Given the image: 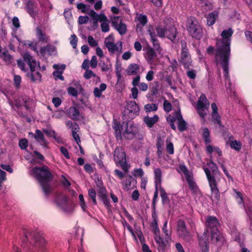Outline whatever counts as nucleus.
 <instances>
[{
	"instance_id": "obj_10",
	"label": "nucleus",
	"mask_w": 252,
	"mask_h": 252,
	"mask_svg": "<svg viewBox=\"0 0 252 252\" xmlns=\"http://www.w3.org/2000/svg\"><path fill=\"white\" fill-rule=\"evenodd\" d=\"M177 230L180 237L183 238L187 241H190L191 236L187 229L186 223L184 220H179L178 221Z\"/></svg>"
},
{
	"instance_id": "obj_32",
	"label": "nucleus",
	"mask_w": 252,
	"mask_h": 252,
	"mask_svg": "<svg viewBox=\"0 0 252 252\" xmlns=\"http://www.w3.org/2000/svg\"><path fill=\"white\" fill-rule=\"evenodd\" d=\"M55 47L53 46L48 44L46 46L41 47L40 50V53L42 56H44L46 53H48L49 55H51V53L55 51Z\"/></svg>"
},
{
	"instance_id": "obj_39",
	"label": "nucleus",
	"mask_w": 252,
	"mask_h": 252,
	"mask_svg": "<svg viewBox=\"0 0 252 252\" xmlns=\"http://www.w3.org/2000/svg\"><path fill=\"white\" fill-rule=\"evenodd\" d=\"M180 63L185 69H189L191 65V60L190 57L181 59Z\"/></svg>"
},
{
	"instance_id": "obj_37",
	"label": "nucleus",
	"mask_w": 252,
	"mask_h": 252,
	"mask_svg": "<svg viewBox=\"0 0 252 252\" xmlns=\"http://www.w3.org/2000/svg\"><path fill=\"white\" fill-rule=\"evenodd\" d=\"M163 144V141L162 140L161 137H158L157 139V142L156 143V146L157 148V154L158 156H160L162 154V146Z\"/></svg>"
},
{
	"instance_id": "obj_50",
	"label": "nucleus",
	"mask_w": 252,
	"mask_h": 252,
	"mask_svg": "<svg viewBox=\"0 0 252 252\" xmlns=\"http://www.w3.org/2000/svg\"><path fill=\"white\" fill-rule=\"evenodd\" d=\"M100 66L101 70L103 72H108L111 70L112 67V64L110 63H103Z\"/></svg>"
},
{
	"instance_id": "obj_36",
	"label": "nucleus",
	"mask_w": 252,
	"mask_h": 252,
	"mask_svg": "<svg viewBox=\"0 0 252 252\" xmlns=\"http://www.w3.org/2000/svg\"><path fill=\"white\" fill-rule=\"evenodd\" d=\"M167 220H166L162 226V232L165 235L166 242H167V243H170L171 241V238L170 237L171 233L170 232H168V231L167 229Z\"/></svg>"
},
{
	"instance_id": "obj_20",
	"label": "nucleus",
	"mask_w": 252,
	"mask_h": 252,
	"mask_svg": "<svg viewBox=\"0 0 252 252\" xmlns=\"http://www.w3.org/2000/svg\"><path fill=\"white\" fill-rule=\"evenodd\" d=\"M34 137L36 140V141L40 143V144L41 146L46 148H48V142L44 138L43 134L40 130L36 129L35 130V133L34 135Z\"/></svg>"
},
{
	"instance_id": "obj_47",
	"label": "nucleus",
	"mask_w": 252,
	"mask_h": 252,
	"mask_svg": "<svg viewBox=\"0 0 252 252\" xmlns=\"http://www.w3.org/2000/svg\"><path fill=\"white\" fill-rule=\"evenodd\" d=\"M122 218L123 219L122 220V223L123 226L124 227L126 226L127 229H128V230L131 234V235L133 237H135L134 232L132 228L131 227V226L126 222V220L124 218L122 217Z\"/></svg>"
},
{
	"instance_id": "obj_17",
	"label": "nucleus",
	"mask_w": 252,
	"mask_h": 252,
	"mask_svg": "<svg viewBox=\"0 0 252 252\" xmlns=\"http://www.w3.org/2000/svg\"><path fill=\"white\" fill-rule=\"evenodd\" d=\"M148 32L150 34L151 41L153 45L154 49L160 52L161 49L160 46V44L157 38V35H156L153 28L152 26H150L148 30Z\"/></svg>"
},
{
	"instance_id": "obj_14",
	"label": "nucleus",
	"mask_w": 252,
	"mask_h": 252,
	"mask_svg": "<svg viewBox=\"0 0 252 252\" xmlns=\"http://www.w3.org/2000/svg\"><path fill=\"white\" fill-rule=\"evenodd\" d=\"M119 18V16H114L112 20V26L121 35H123L126 32V26L121 20L120 23H118Z\"/></svg>"
},
{
	"instance_id": "obj_8",
	"label": "nucleus",
	"mask_w": 252,
	"mask_h": 252,
	"mask_svg": "<svg viewBox=\"0 0 252 252\" xmlns=\"http://www.w3.org/2000/svg\"><path fill=\"white\" fill-rule=\"evenodd\" d=\"M139 107L135 101L127 102L123 112L124 120L129 121L139 114Z\"/></svg>"
},
{
	"instance_id": "obj_61",
	"label": "nucleus",
	"mask_w": 252,
	"mask_h": 252,
	"mask_svg": "<svg viewBox=\"0 0 252 252\" xmlns=\"http://www.w3.org/2000/svg\"><path fill=\"white\" fill-rule=\"evenodd\" d=\"M14 85L16 88H19L21 82V77L20 75H15L14 77Z\"/></svg>"
},
{
	"instance_id": "obj_30",
	"label": "nucleus",
	"mask_w": 252,
	"mask_h": 252,
	"mask_svg": "<svg viewBox=\"0 0 252 252\" xmlns=\"http://www.w3.org/2000/svg\"><path fill=\"white\" fill-rule=\"evenodd\" d=\"M181 59L190 57L187 48V42L185 40H181Z\"/></svg>"
},
{
	"instance_id": "obj_12",
	"label": "nucleus",
	"mask_w": 252,
	"mask_h": 252,
	"mask_svg": "<svg viewBox=\"0 0 252 252\" xmlns=\"http://www.w3.org/2000/svg\"><path fill=\"white\" fill-rule=\"evenodd\" d=\"M112 37L111 35H109L108 37H107L104 40V44L106 47L108 49L109 52L110 53H114L116 51H119V47L117 46V45L119 44L120 46V52H122V42L119 41L116 44H115L113 41H108V40Z\"/></svg>"
},
{
	"instance_id": "obj_5",
	"label": "nucleus",
	"mask_w": 252,
	"mask_h": 252,
	"mask_svg": "<svg viewBox=\"0 0 252 252\" xmlns=\"http://www.w3.org/2000/svg\"><path fill=\"white\" fill-rule=\"evenodd\" d=\"M24 62L29 66L31 73L27 75L31 77V81L35 82L37 81H40L41 80V75L40 72L37 71H35V68L38 64V67H40L39 63H37L32 58V57L28 53H25L23 56Z\"/></svg>"
},
{
	"instance_id": "obj_19",
	"label": "nucleus",
	"mask_w": 252,
	"mask_h": 252,
	"mask_svg": "<svg viewBox=\"0 0 252 252\" xmlns=\"http://www.w3.org/2000/svg\"><path fill=\"white\" fill-rule=\"evenodd\" d=\"M65 65L64 64L59 65L57 64H55L53 65V67L55 69L57 70L53 72L54 76L60 79L62 81H63L64 78V77L62 75L63 70L65 68Z\"/></svg>"
},
{
	"instance_id": "obj_56",
	"label": "nucleus",
	"mask_w": 252,
	"mask_h": 252,
	"mask_svg": "<svg viewBox=\"0 0 252 252\" xmlns=\"http://www.w3.org/2000/svg\"><path fill=\"white\" fill-rule=\"evenodd\" d=\"M163 109L166 112H169L172 110V105L166 99H165L163 102Z\"/></svg>"
},
{
	"instance_id": "obj_9",
	"label": "nucleus",
	"mask_w": 252,
	"mask_h": 252,
	"mask_svg": "<svg viewBox=\"0 0 252 252\" xmlns=\"http://www.w3.org/2000/svg\"><path fill=\"white\" fill-rule=\"evenodd\" d=\"M180 170L184 173L186 177V181L189 185V189L193 192H195L198 189V187L193 180V177L185 164H180L179 166Z\"/></svg>"
},
{
	"instance_id": "obj_16",
	"label": "nucleus",
	"mask_w": 252,
	"mask_h": 252,
	"mask_svg": "<svg viewBox=\"0 0 252 252\" xmlns=\"http://www.w3.org/2000/svg\"><path fill=\"white\" fill-rule=\"evenodd\" d=\"M211 234V239L213 243L217 245H221L223 244L224 238L219 229L212 230L209 232Z\"/></svg>"
},
{
	"instance_id": "obj_11",
	"label": "nucleus",
	"mask_w": 252,
	"mask_h": 252,
	"mask_svg": "<svg viewBox=\"0 0 252 252\" xmlns=\"http://www.w3.org/2000/svg\"><path fill=\"white\" fill-rule=\"evenodd\" d=\"M33 103V100L27 95H22L19 101L15 102V106L17 109L23 106L27 110H30Z\"/></svg>"
},
{
	"instance_id": "obj_4",
	"label": "nucleus",
	"mask_w": 252,
	"mask_h": 252,
	"mask_svg": "<svg viewBox=\"0 0 252 252\" xmlns=\"http://www.w3.org/2000/svg\"><path fill=\"white\" fill-rule=\"evenodd\" d=\"M207 228L201 236H198L199 246L202 252H208L209 250V232L219 229L220 223L216 217L209 216L206 220Z\"/></svg>"
},
{
	"instance_id": "obj_24",
	"label": "nucleus",
	"mask_w": 252,
	"mask_h": 252,
	"mask_svg": "<svg viewBox=\"0 0 252 252\" xmlns=\"http://www.w3.org/2000/svg\"><path fill=\"white\" fill-rule=\"evenodd\" d=\"M158 117L157 115H155L152 117L149 116L145 117L144 118V122L149 127H152L158 121Z\"/></svg>"
},
{
	"instance_id": "obj_21",
	"label": "nucleus",
	"mask_w": 252,
	"mask_h": 252,
	"mask_svg": "<svg viewBox=\"0 0 252 252\" xmlns=\"http://www.w3.org/2000/svg\"><path fill=\"white\" fill-rule=\"evenodd\" d=\"M36 35L38 41L41 43H48L49 41L50 37L46 35L40 27L36 29Z\"/></svg>"
},
{
	"instance_id": "obj_27",
	"label": "nucleus",
	"mask_w": 252,
	"mask_h": 252,
	"mask_svg": "<svg viewBox=\"0 0 252 252\" xmlns=\"http://www.w3.org/2000/svg\"><path fill=\"white\" fill-rule=\"evenodd\" d=\"M218 11H214L208 15L207 17V23L208 26H212L215 24L217 18L218 17Z\"/></svg>"
},
{
	"instance_id": "obj_53",
	"label": "nucleus",
	"mask_w": 252,
	"mask_h": 252,
	"mask_svg": "<svg viewBox=\"0 0 252 252\" xmlns=\"http://www.w3.org/2000/svg\"><path fill=\"white\" fill-rule=\"evenodd\" d=\"M79 199L80 201V205L83 210V211H86L87 208L86 204L85 202V200L84 198L83 195L82 194H79Z\"/></svg>"
},
{
	"instance_id": "obj_41",
	"label": "nucleus",
	"mask_w": 252,
	"mask_h": 252,
	"mask_svg": "<svg viewBox=\"0 0 252 252\" xmlns=\"http://www.w3.org/2000/svg\"><path fill=\"white\" fill-rule=\"evenodd\" d=\"M138 20L139 22V24H137V28H139L140 25L143 27L145 26L148 22L147 17L145 15L140 14L138 18Z\"/></svg>"
},
{
	"instance_id": "obj_1",
	"label": "nucleus",
	"mask_w": 252,
	"mask_h": 252,
	"mask_svg": "<svg viewBox=\"0 0 252 252\" xmlns=\"http://www.w3.org/2000/svg\"><path fill=\"white\" fill-rule=\"evenodd\" d=\"M233 32L231 28L222 31L220 34L222 38L217 39L216 43L214 61L217 64L220 61L225 79L229 76V61L231 55V37Z\"/></svg>"
},
{
	"instance_id": "obj_57",
	"label": "nucleus",
	"mask_w": 252,
	"mask_h": 252,
	"mask_svg": "<svg viewBox=\"0 0 252 252\" xmlns=\"http://www.w3.org/2000/svg\"><path fill=\"white\" fill-rule=\"evenodd\" d=\"M88 43L89 44V45L92 47L96 46L98 44L97 42L91 35H89L88 36Z\"/></svg>"
},
{
	"instance_id": "obj_6",
	"label": "nucleus",
	"mask_w": 252,
	"mask_h": 252,
	"mask_svg": "<svg viewBox=\"0 0 252 252\" xmlns=\"http://www.w3.org/2000/svg\"><path fill=\"white\" fill-rule=\"evenodd\" d=\"M189 34L196 39H200L202 35V28L194 17H189L186 25Z\"/></svg>"
},
{
	"instance_id": "obj_55",
	"label": "nucleus",
	"mask_w": 252,
	"mask_h": 252,
	"mask_svg": "<svg viewBox=\"0 0 252 252\" xmlns=\"http://www.w3.org/2000/svg\"><path fill=\"white\" fill-rule=\"evenodd\" d=\"M2 58L3 60L7 63H11L12 56L8 53V51H5L2 52Z\"/></svg>"
},
{
	"instance_id": "obj_46",
	"label": "nucleus",
	"mask_w": 252,
	"mask_h": 252,
	"mask_svg": "<svg viewBox=\"0 0 252 252\" xmlns=\"http://www.w3.org/2000/svg\"><path fill=\"white\" fill-rule=\"evenodd\" d=\"M89 197L91 198L94 205H96L97 202L95 198L96 192L94 189H90L88 191Z\"/></svg>"
},
{
	"instance_id": "obj_26",
	"label": "nucleus",
	"mask_w": 252,
	"mask_h": 252,
	"mask_svg": "<svg viewBox=\"0 0 252 252\" xmlns=\"http://www.w3.org/2000/svg\"><path fill=\"white\" fill-rule=\"evenodd\" d=\"M155 174V188L157 187V189L158 188V186H160L161 183V170L160 168H157L154 170Z\"/></svg>"
},
{
	"instance_id": "obj_31",
	"label": "nucleus",
	"mask_w": 252,
	"mask_h": 252,
	"mask_svg": "<svg viewBox=\"0 0 252 252\" xmlns=\"http://www.w3.org/2000/svg\"><path fill=\"white\" fill-rule=\"evenodd\" d=\"M159 189L160 192V196L161 198L162 204L169 205L170 203V201L164 189L161 186H160Z\"/></svg>"
},
{
	"instance_id": "obj_28",
	"label": "nucleus",
	"mask_w": 252,
	"mask_h": 252,
	"mask_svg": "<svg viewBox=\"0 0 252 252\" xmlns=\"http://www.w3.org/2000/svg\"><path fill=\"white\" fill-rule=\"evenodd\" d=\"M158 244V250L159 252H165L167 244L165 239L164 240L162 237H159L155 241Z\"/></svg>"
},
{
	"instance_id": "obj_22",
	"label": "nucleus",
	"mask_w": 252,
	"mask_h": 252,
	"mask_svg": "<svg viewBox=\"0 0 252 252\" xmlns=\"http://www.w3.org/2000/svg\"><path fill=\"white\" fill-rule=\"evenodd\" d=\"M69 117L72 120L77 121L80 117V113L79 110L75 107H70L68 110Z\"/></svg>"
},
{
	"instance_id": "obj_44",
	"label": "nucleus",
	"mask_w": 252,
	"mask_h": 252,
	"mask_svg": "<svg viewBox=\"0 0 252 252\" xmlns=\"http://www.w3.org/2000/svg\"><path fill=\"white\" fill-rule=\"evenodd\" d=\"M166 121L170 125L171 128L172 129L175 130L176 127L174 124V123L176 121V118L174 117H172L169 115L166 117Z\"/></svg>"
},
{
	"instance_id": "obj_38",
	"label": "nucleus",
	"mask_w": 252,
	"mask_h": 252,
	"mask_svg": "<svg viewBox=\"0 0 252 252\" xmlns=\"http://www.w3.org/2000/svg\"><path fill=\"white\" fill-rule=\"evenodd\" d=\"M230 147L236 151H239L241 149L242 144L240 141H231L230 143Z\"/></svg>"
},
{
	"instance_id": "obj_15",
	"label": "nucleus",
	"mask_w": 252,
	"mask_h": 252,
	"mask_svg": "<svg viewBox=\"0 0 252 252\" xmlns=\"http://www.w3.org/2000/svg\"><path fill=\"white\" fill-rule=\"evenodd\" d=\"M114 160L117 166H118V164L126 161V155L122 147H117L115 149L114 154Z\"/></svg>"
},
{
	"instance_id": "obj_7",
	"label": "nucleus",
	"mask_w": 252,
	"mask_h": 252,
	"mask_svg": "<svg viewBox=\"0 0 252 252\" xmlns=\"http://www.w3.org/2000/svg\"><path fill=\"white\" fill-rule=\"evenodd\" d=\"M204 171L209 183L212 195L216 201H219L220 198V192L218 187L217 181L215 176L211 174L209 169L205 167L204 168Z\"/></svg>"
},
{
	"instance_id": "obj_33",
	"label": "nucleus",
	"mask_w": 252,
	"mask_h": 252,
	"mask_svg": "<svg viewBox=\"0 0 252 252\" xmlns=\"http://www.w3.org/2000/svg\"><path fill=\"white\" fill-rule=\"evenodd\" d=\"M202 136L206 145H208L211 142L210 132L208 128L204 127L202 128Z\"/></svg>"
},
{
	"instance_id": "obj_40",
	"label": "nucleus",
	"mask_w": 252,
	"mask_h": 252,
	"mask_svg": "<svg viewBox=\"0 0 252 252\" xmlns=\"http://www.w3.org/2000/svg\"><path fill=\"white\" fill-rule=\"evenodd\" d=\"M158 108V104L156 103L147 104L144 106V109L146 112L156 111Z\"/></svg>"
},
{
	"instance_id": "obj_60",
	"label": "nucleus",
	"mask_w": 252,
	"mask_h": 252,
	"mask_svg": "<svg viewBox=\"0 0 252 252\" xmlns=\"http://www.w3.org/2000/svg\"><path fill=\"white\" fill-rule=\"evenodd\" d=\"M43 132L50 137H52L54 139L57 138V133L54 130L44 129Z\"/></svg>"
},
{
	"instance_id": "obj_13",
	"label": "nucleus",
	"mask_w": 252,
	"mask_h": 252,
	"mask_svg": "<svg viewBox=\"0 0 252 252\" xmlns=\"http://www.w3.org/2000/svg\"><path fill=\"white\" fill-rule=\"evenodd\" d=\"M123 124L126 127L124 133V136L125 138L128 140H131L133 139L136 133L138 132L137 127L132 125L128 126V123L126 122H123Z\"/></svg>"
},
{
	"instance_id": "obj_42",
	"label": "nucleus",
	"mask_w": 252,
	"mask_h": 252,
	"mask_svg": "<svg viewBox=\"0 0 252 252\" xmlns=\"http://www.w3.org/2000/svg\"><path fill=\"white\" fill-rule=\"evenodd\" d=\"M101 22L100 27L102 32H108L110 30V28L109 25V22L107 17H106V20L102 21Z\"/></svg>"
},
{
	"instance_id": "obj_59",
	"label": "nucleus",
	"mask_w": 252,
	"mask_h": 252,
	"mask_svg": "<svg viewBox=\"0 0 252 252\" xmlns=\"http://www.w3.org/2000/svg\"><path fill=\"white\" fill-rule=\"evenodd\" d=\"M89 18L87 16H80L78 18V23L80 25L86 24L89 21Z\"/></svg>"
},
{
	"instance_id": "obj_34",
	"label": "nucleus",
	"mask_w": 252,
	"mask_h": 252,
	"mask_svg": "<svg viewBox=\"0 0 252 252\" xmlns=\"http://www.w3.org/2000/svg\"><path fill=\"white\" fill-rule=\"evenodd\" d=\"M155 50V49L151 47H148L147 48L146 55L148 62L153 61L154 59L157 57V53Z\"/></svg>"
},
{
	"instance_id": "obj_54",
	"label": "nucleus",
	"mask_w": 252,
	"mask_h": 252,
	"mask_svg": "<svg viewBox=\"0 0 252 252\" xmlns=\"http://www.w3.org/2000/svg\"><path fill=\"white\" fill-rule=\"evenodd\" d=\"M133 175L137 178V177H142L144 175V172L141 168H135L132 172Z\"/></svg>"
},
{
	"instance_id": "obj_48",
	"label": "nucleus",
	"mask_w": 252,
	"mask_h": 252,
	"mask_svg": "<svg viewBox=\"0 0 252 252\" xmlns=\"http://www.w3.org/2000/svg\"><path fill=\"white\" fill-rule=\"evenodd\" d=\"M158 189H157V187L155 188V191L154 192V197L152 201V209H156V205L158 198Z\"/></svg>"
},
{
	"instance_id": "obj_35",
	"label": "nucleus",
	"mask_w": 252,
	"mask_h": 252,
	"mask_svg": "<svg viewBox=\"0 0 252 252\" xmlns=\"http://www.w3.org/2000/svg\"><path fill=\"white\" fill-rule=\"evenodd\" d=\"M155 30L157 31L158 36L159 37L163 38L166 35L167 29L162 27L161 26H157Z\"/></svg>"
},
{
	"instance_id": "obj_25",
	"label": "nucleus",
	"mask_w": 252,
	"mask_h": 252,
	"mask_svg": "<svg viewBox=\"0 0 252 252\" xmlns=\"http://www.w3.org/2000/svg\"><path fill=\"white\" fill-rule=\"evenodd\" d=\"M26 9L31 17L34 18L36 16L37 12L34 9V3L33 1H28L26 5Z\"/></svg>"
},
{
	"instance_id": "obj_64",
	"label": "nucleus",
	"mask_w": 252,
	"mask_h": 252,
	"mask_svg": "<svg viewBox=\"0 0 252 252\" xmlns=\"http://www.w3.org/2000/svg\"><path fill=\"white\" fill-rule=\"evenodd\" d=\"M60 152L66 158H70V157L68 151L65 147L63 146H61L60 147Z\"/></svg>"
},
{
	"instance_id": "obj_23",
	"label": "nucleus",
	"mask_w": 252,
	"mask_h": 252,
	"mask_svg": "<svg viewBox=\"0 0 252 252\" xmlns=\"http://www.w3.org/2000/svg\"><path fill=\"white\" fill-rule=\"evenodd\" d=\"M177 33L176 28L173 26H170L167 29L166 37L173 42L176 38Z\"/></svg>"
},
{
	"instance_id": "obj_45",
	"label": "nucleus",
	"mask_w": 252,
	"mask_h": 252,
	"mask_svg": "<svg viewBox=\"0 0 252 252\" xmlns=\"http://www.w3.org/2000/svg\"><path fill=\"white\" fill-rule=\"evenodd\" d=\"M98 196L100 199L104 198L107 196V190L105 187H101L99 188V191H98Z\"/></svg>"
},
{
	"instance_id": "obj_63",
	"label": "nucleus",
	"mask_w": 252,
	"mask_h": 252,
	"mask_svg": "<svg viewBox=\"0 0 252 252\" xmlns=\"http://www.w3.org/2000/svg\"><path fill=\"white\" fill-rule=\"evenodd\" d=\"M86 72L84 73V77L87 79H90L92 76L95 77L96 75L94 73V72L89 69L85 70Z\"/></svg>"
},
{
	"instance_id": "obj_62",
	"label": "nucleus",
	"mask_w": 252,
	"mask_h": 252,
	"mask_svg": "<svg viewBox=\"0 0 252 252\" xmlns=\"http://www.w3.org/2000/svg\"><path fill=\"white\" fill-rule=\"evenodd\" d=\"M77 41V38L75 34H73L71 35V40L70 41V43L74 49L76 48Z\"/></svg>"
},
{
	"instance_id": "obj_3",
	"label": "nucleus",
	"mask_w": 252,
	"mask_h": 252,
	"mask_svg": "<svg viewBox=\"0 0 252 252\" xmlns=\"http://www.w3.org/2000/svg\"><path fill=\"white\" fill-rule=\"evenodd\" d=\"M31 175L38 181L45 194L51 192L50 183L54 177L47 166L33 167L31 171Z\"/></svg>"
},
{
	"instance_id": "obj_58",
	"label": "nucleus",
	"mask_w": 252,
	"mask_h": 252,
	"mask_svg": "<svg viewBox=\"0 0 252 252\" xmlns=\"http://www.w3.org/2000/svg\"><path fill=\"white\" fill-rule=\"evenodd\" d=\"M100 200L103 202L104 205H105V207L108 209V210H111L112 206L110 203V200L108 198V196Z\"/></svg>"
},
{
	"instance_id": "obj_52",
	"label": "nucleus",
	"mask_w": 252,
	"mask_h": 252,
	"mask_svg": "<svg viewBox=\"0 0 252 252\" xmlns=\"http://www.w3.org/2000/svg\"><path fill=\"white\" fill-rule=\"evenodd\" d=\"M19 146L22 150H25L28 146V141L26 138L21 139L19 140Z\"/></svg>"
},
{
	"instance_id": "obj_18",
	"label": "nucleus",
	"mask_w": 252,
	"mask_h": 252,
	"mask_svg": "<svg viewBox=\"0 0 252 252\" xmlns=\"http://www.w3.org/2000/svg\"><path fill=\"white\" fill-rule=\"evenodd\" d=\"M89 15L93 18V25L92 28L95 29L98 27V22L106 20V16L103 13L97 14L94 10H91L89 13Z\"/></svg>"
},
{
	"instance_id": "obj_29",
	"label": "nucleus",
	"mask_w": 252,
	"mask_h": 252,
	"mask_svg": "<svg viewBox=\"0 0 252 252\" xmlns=\"http://www.w3.org/2000/svg\"><path fill=\"white\" fill-rule=\"evenodd\" d=\"M140 70V66L136 63L130 64L127 68V73L129 75H136Z\"/></svg>"
},
{
	"instance_id": "obj_49",
	"label": "nucleus",
	"mask_w": 252,
	"mask_h": 252,
	"mask_svg": "<svg viewBox=\"0 0 252 252\" xmlns=\"http://www.w3.org/2000/svg\"><path fill=\"white\" fill-rule=\"evenodd\" d=\"M178 128L180 132L186 130L187 129L186 122L184 120L178 122Z\"/></svg>"
},
{
	"instance_id": "obj_2",
	"label": "nucleus",
	"mask_w": 252,
	"mask_h": 252,
	"mask_svg": "<svg viewBox=\"0 0 252 252\" xmlns=\"http://www.w3.org/2000/svg\"><path fill=\"white\" fill-rule=\"evenodd\" d=\"M21 246L25 252H45L46 241L39 232L24 228Z\"/></svg>"
},
{
	"instance_id": "obj_51",
	"label": "nucleus",
	"mask_w": 252,
	"mask_h": 252,
	"mask_svg": "<svg viewBox=\"0 0 252 252\" xmlns=\"http://www.w3.org/2000/svg\"><path fill=\"white\" fill-rule=\"evenodd\" d=\"M67 92L68 94L77 97L78 94V92L77 90L72 87H69L67 89Z\"/></svg>"
},
{
	"instance_id": "obj_43",
	"label": "nucleus",
	"mask_w": 252,
	"mask_h": 252,
	"mask_svg": "<svg viewBox=\"0 0 252 252\" xmlns=\"http://www.w3.org/2000/svg\"><path fill=\"white\" fill-rule=\"evenodd\" d=\"M212 120L214 124L221 126V118L218 113L212 114Z\"/></svg>"
}]
</instances>
